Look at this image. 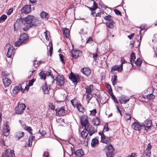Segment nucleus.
Listing matches in <instances>:
<instances>
[{
	"instance_id": "f257e3e1",
	"label": "nucleus",
	"mask_w": 157,
	"mask_h": 157,
	"mask_svg": "<svg viewBox=\"0 0 157 157\" xmlns=\"http://www.w3.org/2000/svg\"><path fill=\"white\" fill-rule=\"evenodd\" d=\"M21 21L24 26L23 29L24 31H27L29 29L33 27L38 26L41 23V21L35 18L34 16L29 15L22 19H18L14 24V30L15 31L18 30L20 26L19 23Z\"/></svg>"
},
{
	"instance_id": "f03ea898",
	"label": "nucleus",
	"mask_w": 157,
	"mask_h": 157,
	"mask_svg": "<svg viewBox=\"0 0 157 157\" xmlns=\"http://www.w3.org/2000/svg\"><path fill=\"white\" fill-rule=\"evenodd\" d=\"M80 121L82 125L89 132V136H92L95 132L94 129L93 127L90 124L87 117L82 116L81 118Z\"/></svg>"
},
{
	"instance_id": "7ed1b4c3",
	"label": "nucleus",
	"mask_w": 157,
	"mask_h": 157,
	"mask_svg": "<svg viewBox=\"0 0 157 157\" xmlns=\"http://www.w3.org/2000/svg\"><path fill=\"white\" fill-rule=\"evenodd\" d=\"M28 40V37L26 34H21L20 36L19 40L15 42V45L16 47H18L22 44L26 43Z\"/></svg>"
},
{
	"instance_id": "20e7f679",
	"label": "nucleus",
	"mask_w": 157,
	"mask_h": 157,
	"mask_svg": "<svg viewBox=\"0 0 157 157\" xmlns=\"http://www.w3.org/2000/svg\"><path fill=\"white\" fill-rule=\"evenodd\" d=\"M123 59L125 61L124 58H121V63L120 65H115L113 66L111 68V72L113 71H116L119 72H121L123 69V64L124 63L123 62Z\"/></svg>"
},
{
	"instance_id": "39448f33",
	"label": "nucleus",
	"mask_w": 157,
	"mask_h": 157,
	"mask_svg": "<svg viewBox=\"0 0 157 157\" xmlns=\"http://www.w3.org/2000/svg\"><path fill=\"white\" fill-rule=\"evenodd\" d=\"M26 107L25 105L24 104H18L17 106L15 108V112L17 114H21L23 113L24 110Z\"/></svg>"
},
{
	"instance_id": "423d86ee",
	"label": "nucleus",
	"mask_w": 157,
	"mask_h": 157,
	"mask_svg": "<svg viewBox=\"0 0 157 157\" xmlns=\"http://www.w3.org/2000/svg\"><path fill=\"white\" fill-rule=\"evenodd\" d=\"M64 78L62 75H58L56 78V84L59 86H62L64 83Z\"/></svg>"
},
{
	"instance_id": "0eeeda50",
	"label": "nucleus",
	"mask_w": 157,
	"mask_h": 157,
	"mask_svg": "<svg viewBox=\"0 0 157 157\" xmlns=\"http://www.w3.org/2000/svg\"><path fill=\"white\" fill-rule=\"evenodd\" d=\"M14 156L13 151L9 148L3 153L2 155V157H14Z\"/></svg>"
},
{
	"instance_id": "6e6552de",
	"label": "nucleus",
	"mask_w": 157,
	"mask_h": 157,
	"mask_svg": "<svg viewBox=\"0 0 157 157\" xmlns=\"http://www.w3.org/2000/svg\"><path fill=\"white\" fill-rule=\"evenodd\" d=\"M143 127L145 130L148 131L150 130L153 127L151 121L147 120H146L144 123Z\"/></svg>"
},
{
	"instance_id": "1a4fd4ad",
	"label": "nucleus",
	"mask_w": 157,
	"mask_h": 157,
	"mask_svg": "<svg viewBox=\"0 0 157 157\" xmlns=\"http://www.w3.org/2000/svg\"><path fill=\"white\" fill-rule=\"evenodd\" d=\"M106 147L107 150V151L106 153V155H114V149L112 144H108L106 146Z\"/></svg>"
},
{
	"instance_id": "9d476101",
	"label": "nucleus",
	"mask_w": 157,
	"mask_h": 157,
	"mask_svg": "<svg viewBox=\"0 0 157 157\" xmlns=\"http://www.w3.org/2000/svg\"><path fill=\"white\" fill-rule=\"evenodd\" d=\"M152 146L150 143L148 144L146 149L144 151L143 157H150L151 154V150Z\"/></svg>"
},
{
	"instance_id": "9b49d317",
	"label": "nucleus",
	"mask_w": 157,
	"mask_h": 157,
	"mask_svg": "<svg viewBox=\"0 0 157 157\" xmlns=\"http://www.w3.org/2000/svg\"><path fill=\"white\" fill-rule=\"evenodd\" d=\"M10 128L8 123L6 122L3 128V135L6 136H8L10 134Z\"/></svg>"
},
{
	"instance_id": "f8f14e48",
	"label": "nucleus",
	"mask_w": 157,
	"mask_h": 157,
	"mask_svg": "<svg viewBox=\"0 0 157 157\" xmlns=\"http://www.w3.org/2000/svg\"><path fill=\"white\" fill-rule=\"evenodd\" d=\"M56 114H57L59 116H63L65 115L67 113L65 110V108L63 107L61 108H58L56 109Z\"/></svg>"
},
{
	"instance_id": "ddd939ff",
	"label": "nucleus",
	"mask_w": 157,
	"mask_h": 157,
	"mask_svg": "<svg viewBox=\"0 0 157 157\" xmlns=\"http://www.w3.org/2000/svg\"><path fill=\"white\" fill-rule=\"evenodd\" d=\"M15 53V50L13 47H10L8 48L7 56L8 58L12 59Z\"/></svg>"
},
{
	"instance_id": "4468645a",
	"label": "nucleus",
	"mask_w": 157,
	"mask_h": 157,
	"mask_svg": "<svg viewBox=\"0 0 157 157\" xmlns=\"http://www.w3.org/2000/svg\"><path fill=\"white\" fill-rule=\"evenodd\" d=\"M78 78V75H75L71 72L70 75L69 76V78L72 81L74 85L77 84Z\"/></svg>"
},
{
	"instance_id": "2eb2a0df",
	"label": "nucleus",
	"mask_w": 157,
	"mask_h": 157,
	"mask_svg": "<svg viewBox=\"0 0 157 157\" xmlns=\"http://www.w3.org/2000/svg\"><path fill=\"white\" fill-rule=\"evenodd\" d=\"M71 56L73 58L76 59L79 56L80 54H81V52L79 50L73 49L71 51Z\"/></svg>"
},
{
	"instance_id": "dca6fc26",
	"label": "nucleus",
	"mask_w": 157,
	"mask_h": 157,
	"mask_svg": "<svg viewBox=\"0 0 157 157\" xmlns=\"http://www.w3.org/2000/svg\"><path fill=\"white\" fill-rule=\"evenodd\" d=\"M132 127L136 130L139 131L142 129L143 126L139 123L135 122L132 125Z\"/></svg>"
},
{
	"instance_id": "f3484780",
	"label": "nucleus",
	"mask_w": 157,
	"mask_h": 157,
	"mask_svg": "<svg viewBox=\"0 0 157 157\" xmlns=\"http://www.w3.org/2000/svg\"><path fill=\"white\" fill-rule=\"evenodd\" d=\"M24 90L22 88V86L21 85L15 86L13 90V93L14 94H17L20 91H21L23 93Z\"/></svg>"
},
{
	"instance_id": "a211bd4d",
	"label": "nucleus",
	"mask_w": 157,
	"mask_h": 157,
	"mask_svg": "<svg viewBox=\"0 0 157 157\" xmlns=\"http://www.w3.org/2000/svg\"><path fill=\"white\" fill-rule=\"evenodd\" d=\"M31 10V6L30 5H26L23 7L21 10L22 13L27 14L30 12Z\"/></svg>"
},
{
	"instance_id": "6ab92c4d",
	"label": "nucleus",
	"mask_w": 157,
	"mask_h": 157,
	"mask_svg": "<svg viewBox=\"0 0 157 157\" xmlns=\"http://www.w3.org/2000/svg\"><path fill=\"white\" fill-rule=\"evenodd\" d=\"M111 141V137H106L104 135L101 136V142L107 144Z\"/></svg>"
},
{
	"instance_id": "aec40b11",
	"label": "nucleus",
	"mask_w": 157,
	"mask_h": 157,
	"mask_svg": "<svg viewBox=\"0 0 157 157\" xmlns=\"http://www.w3.org/2000/svg\"><path fill=\"white\" fill-rule=\"evenodd\" d=\"M19 121L21 124L22 127L24 129L28 131L31 135H32L33 133L32 132V129L29 126L26 125L25 124H22V121L21 120H19Z\"/></svg>"
},
{
	"instance_id": "412c9836",
	"label": "nucleus",
	"mask_w": 157,
	"mask_h": 157,
	"mask_svg": "<svg viewBox=\"0 0 157 157\" xmlns=\"http://www.w3.org/2000/svg\"><path fill=\"white\" fill-rule=\"evenodd\" d=\"M81 71L86 76H88L90 74L91 71L90 69L87 67L84 68L82 69Z\"/></svg>"
},
{
	"instance_id": "4be33fe9",
	"label": "nucleus",
	"mask_w": 157,
	"mask_h": 157,
	"mask_svg": "<svg viewBox=\"0 0 157 157\" xmlns=\"http://www.w3.org/2000/svg\"><path fill=\"white\" fill-rule=\"evenodd\" d=\"M3 82L5 86H8L11 83L10 80L9 79L6 77H5L3 78Z\"/></svg>"
},
{
	"instance_id": "5701e85b",
	"label": "nucleus",
	"mask_w": 157,
	"mask_h": 157,
	"mask_svg": "<svg viewBox=\"0 0 157 157\" xmlns=\"http://www.w3.org/2000/svg\"><path fill=\"white\" fill-rule=\"evenodd\" d=\"M76 157H82L84 155L83 151L82 149L77 150L75 153Z\"/></svg>"
},
{
	"instance_id": "b1692460",
	"label": "nucleus",
	"mask_w": 157,
	"mask_h": 157,
	"mask_svg": "<svg viewBox=\"0 0 157 157\" xmlns=\"http://www.w3.org/2000/svg\"><path fill=\"white\" fill-rule=\"evenodd\" d=\"M85 89L86 90V93H91L93 89V86L92 85H90L86 86Z\"/></svg>"
},
{
	"instance_id": "393cba45",
	"label": "nucleus",
	"mask_w": 157,
	"mask_h": 157,
	"mask_svg": "<svg viewBox=\"0 0 157 157\" xmlns=\"http://www.w3.org/2000/svg\"><path fill=\"white\" fill-rule=\"evenodd\" d=\"M89 133V132L85 128V129L81 133L80 135L83 138H85L87 137Z\"/></svg>"
},
{
	"instance_id": "a878e982",
	"label": "nucleus",
	"mask_w": 157,
	"mask_h": 157,
	"mask_svg": "<svg viewBox=\"0 0 157 157\" xmlns=\"http://www.w3.org/2000/svg\"><path fill=\"white\" fill-rule=\"evenodd\" d=\"M129 98H126L125 97H123L119 100V101L121 104H125L128 101Z\"/></svg>"
},
{
	"instance_id": "bb28decb",
	"label": "nucleus",
	"mask_w": 157,
	"mask_h": 157,
	"mask_svg": "<svg viewBox=\"0 0 157 157\" xmlns=\"http://www.w3.org/2000/svg\"><path fill=\"white\" fill-rule=\"evenodd\" d=\"M136 59V56L135 54L132 52L130 56V63L132 65V66H133V63L134 62L135 60Z\"/></svg>"
},
{
	"instance_id": "cd10ccee",
	"label": "nucleus",
	"mask_w": 157,
	"mask_h": 157,
	"mask_svg": "<svg viewBox=\"0 0 157 157\" xmlns=\"http://www.w3.org/2000/svg\"><path fill=\"white\" fill-rule=\"evenodd\" d=\"M98 143V140L95 138H93L92 140L91 146L92 147H94Z\"/></svg>"
},
{
	"instance_id": "c85d7f7f",
	"label": "nucleus",
	"mask_w": 157,
	"mask_h": 157,
	"mask_svg": "<svg viewBox=\"0 0 157 157\" xmlns=\"http://www.w3.org/2000/svg\"><path fill=\"white\" fill-rule=\"evenodd\" d=\"M92 123L95 125H98L100 123V120L98 117H95L92 120Z\"/></svg>"
},
{
	"instance_id": "c756f323",
	"label": "nucleus",
	"mask_w": 157,
	"mask_h": 157,
	"mask_svg": "<svg viewBox=\"0 0 157 157\" xmlns=\"http://www.w3.org/2000/svg\"><path fill=\"white\" fill-rule=\"evenodd\" d=\"M24 135V133L23 132L19 131L16 133L15 136L18 139V140H19Z\"/></svg>"
},
{
	"instance_id": "7c9ffc66",
	"label": "nucleus",
	"mask_w": 157,
	"mask_h": 157,
	"mask_svg": "<svg viewBox=\"0 0 157 157\" xmlns=\"http://www.w3.org/2000/svg\"><path fill=\"white\" fill-rule=\"evenodd\" d=\"M40 17L48 19L49 18V14L44 11H42L40 13Z\"/></svg>"
},
{
	"instance_id": "2f4dec72",
	"label": "nucleus",
	"mask_w": 157,
	"mask_h": 157,
	"mask_svg": "<svg viewBox=\"0 0 157 157\" xmlns=\"http://www.w3.org/2000/svg\"><path fill=\"white\" fill-rule=\"evenodd\" d=\"M114 22L112 21L107 22L106 23V25L108 28L110 29H113L114 28Z\"/></svg>"
},
{
	"instance_id": "473e14b6",
	"label": "nucleus",
	"mask_w": 157,
	"mask_h": 157,
	"mask_svg": "<svg viewBox=\"0 0 157 157\" xmlns=\"http://www.w3.org/2000/svg\"><path fill=\"white\" fill-rule=\"evenodd\" d=\"M34 138V136H32L29 137L28 144V146L29 147H31L32 146L33 141L34 140H35Z\"/></svg>"
},
{
	"instance_id": "72a5a7b5",
	"label": "nucleus",
	"mask_w": 157,
	"mask_h": 157,
	"mask_svg": "<svg viewBox=\"0 0 157 157\" xmlns=\"http://www.w3.org/2000/svg\"><path fill=\"white\" fill-rule=\"evenodd\" d=\"M63 34L66 38H68L69 36V31L67 28H64L63 30Z\"/></svg>"
},
{
	"instance_id": "f704fd0d",
	"label": "nucleus",
	"mask_w": 157,
	"mask_h": 157,
	"mask_svg": "<svg viewBox=\"0 0 157 157\" xmlns=\"http://www.w3.org/2000/svg\"><path fill=\"white\" fill-rule=\"evenodd\" d=\"M136 65L138 67H140L141 66L142 63V60L140 58H139L136 59L135 62Z\"/></svg>"
},
{
	"instance_id": "c9c22d12",
	"label": "nucleus",
	"mask_w": 157,
	"mask_h": 157,
	"mask_svg": "<svg viewBox=\"0 0 157 157\" xmlns=\"http://www.w3.org/2000/svg\"><path fill=\"white\" fill-rule=\"evenodd\" d=\"M93 95L91 93L87 94L86 96V100L88 104L89 103Z\"/></svg>"
},
{
	"instance_id": "e433bc0d",
	"label": "nucleus",
	"mask_w": 157,
	"mask_h": 157,
	"mask_svg": "<svg viewBox=\"0 0 157 157\" xmlns=\"http://www.w3.org/2000/svg\"><path fill=\"white\" fill-rule=\"evenodd\" d=\"M155 96L152 94H150L147 96V98L149 100H152L154 99Z\"/></svg>"
},
{
	"instance_id": "4c0bfd02",
	"label": "nucleus",
	"mask_w": 157,
	"mask_h": 157,
	"mask_svg": "<svg viewBox=\"0 0 157 157\" xmlns=\"http://www.w3.org/2000/svg\"><path fill=\"white\" fill-rule=\"evenodd\" d=\"M77 108L80 112H83L84 111V108L80 104H77Z\"/></svg>"
},
{
	"instance_id": "58836bf2",
	"label": "nucleus",
	"mask_w": 157,
	"mask_h": 157,
	"mask_svg": "<svg viewBox=\"0 0 157 157\" xmlns=\"http://www.w3.org/2000/svg\"><path fill=\"white\" fill-rule=\"evenodd\" d=\"M7 16L5 14L2 15L0 17V23L4 22L7 18Z\"/></svg>"
},
{
	"instance_id": "ea45409f",
	"label": "nucleus",
	"mask_w": 157,
	"mask_h": 157,
	"mask_svg": "<svg viewBox=\"0 0 157 157\" xmlns=\"http://www.w3.org/2000/svg\"><path fill=\"white\" fill-rule=\"evenodd\" d=\"M42 88L45 94L48 93L49 91L48 89V87L46 84H44L42 86Z\"/></svg>"
},
{
	"instance_id": "a19ab883",
	"label": "nucleus",
	"mask_w": 157,
	"mask_h": 157,
	"mask_svg": "<svg viewBox=\"0 0 157 157\" xmlns=\"http://www.w3.org/2000/svg\"><path fill=\"white\" fill-rule=\"evenodd\" d=\"M104 18L105 20H107L109 21H112V19L113 17L110 15H108L105 16V17H104Z\"/></svg>"
},
{
	"instance_id": "79ce46f5",
	"label": "nucleus",
	"mask_w": 157,
	"mask_h": 157,
	"mask_svg": "<svg viewBox=\"0 0 157 157\" xmlns=\"http://www.w3.org/2000/svg\"><path fill=\"white\" fill-rule=\"evenodd\" d=\"M98 49H97L96 50V52H94L93 53V58L94 59V61L95 62H97V58L98 56V55L97 54V52H98Z\"/></svg>"
},
{
	"instance_id": "37998d69",
	"label": "nucleus",
	"mask_w": 157,
	"mask_h": 157,
	"mask_svg": "<svg viewBox=\"0 0 157 157\" xmlns=\"http://www.w3.org/2000/svg\"><path fill=\"white\" fill-rule=\"evenodd\" d=\"M40 76V78L41 79H43L45 80L46 78V75L45 73H42V71L39 74Z\"/></svg>"
},
{
	"instance_id": "c03bdc74",
	"label": "nucleus",
	"mask_w": 157,
	"mask_h": 157,
	"mask_svg": "<svg viewBox=\"0 0 157 157\" xmlns=\"http://www.w3.org/2000/svg\"><path fill=\"white\" fill-rule=\"evenodd\" d=\"M117 76L116 75H114L113 78H112V84L113 85H114L116 84L117 83Z\"/></svg>"
},
{
	"instance_id": "a18cd8bd",
	"label": "nucleus",
	"mask_w": 157,
	"mask_h": 157,
	"mask_svg": "<svg viewBox=\"0 0 157 157\" xmlns=\"http://www.w3.org/2000/svg\"><path fill=\"white\" fill-rule=\"evenodd\" d=\"M45 75L46 76H50L52 77H53V75L51 73V71L50 69H49L45 73Z\"/></svg>"
},
{
	"instance_id": "49530a36",
	"label": "nucleus",
	"mask_w": 157,
	"mask_h": 157,
	"mask_svg": "<svg viewBox=\"0 0 157 157\" xmlns=\"http://www.w3.org/2000/svg\"><path fill=\"white\" fill-rule=\"evenodd\" d=\"M59 58H60V59L61 61V62L63 64H65V62L64 61V59H63V57H64L61 54H59Z\"/></svg>"
},
{
	"instance_id": "de8ad7c7",
	"label": "nucleus",
	"mask_w": 157,
	"mask_h": 157,
	"mask_svg": "<svg viewBox=\"0 0 157 157\" xmlns=\"http://www.w3.org/2000/svg\"><path fill=\"white\" fill-rule=\"evenodd\" d=\"M49 44H51V46L50 47L49 52L50 53V56H51L52 54V51H53V47H52V42H50Z\"/></svg>"
},
{
	"instance_id": "09e8293b",
	"label": "nucleus",
	"mask_w": 157,
	"mask_h": 157,
	"mask_svg": "<svg viewBox=\"0 0 157 157\" xmlns=\"http://www.w3.org/2000/svg\"><path fill=\"white\" fill-rule=\"evenodd\" d=\"M40 63V61H39V62L38 63L37 61L36 60H35L33 61V65L35 66V67H37L39 65Z\"/></svg>"
},
{
	"instance_id": "8fccbe9b",
	"label": "nucleus",
	"mask_w": 157,
	"mask_h": 157,
	"mask_svg": "<svg viewBox=\"0 0 157 157\" xmlns=\"http://www.w3.org/2000/svg\"><path fill=\"white\" fill-rule=\"evenodd\" d=\"M48 107L50 109L52 110H54L55 108V106L52 103H50L49 104Z\"/></svg>"
},
{
	"instance_id": "3c124183",
	"label": "nucleus",
	"mask_w": 157,
	"mask_h": 157,
	"mask_svg": "<svg viewBox=\"0 0 157 157\" xmlns=\"http://www.w3.org/2000/svg\"><path fill=\"white\" fill-rule=\"evenodd\" d=\"M131 116L130 114L126 113L124 116V118L126 120H131Z\"/></svg>"
},
{
	"instance_id": "603ef678",
	"label": "nucleus",
	"mask_w": 157,
	"mask_h": 157,
	"mask_svg": "<svg viewBox=\"0 0 157 157\" xmlns=\"http://www.w3.org/2000/svg\"><path fill=\"white\" fill-rule=\"evenodd\" d=\"M90 112V115H92L93 116L95 115V114L97 112L96 110L95 109H94L92 110H91Z\"/></svg>"
},
{
	"instance_id": "864d4df0",
	"label": "nucleus",
	"mask_w": 157,
	"mask_h": 157,
	"mask_svg": "<svg viewBox=\"0 0 157 157\" xmlns=\"http://www.w3.org/2000/svg\"><path fill=\"white\" fill-rule=\"evenodd\" d=\"M111 96L113 100V101H114V102L115 103L118 104L119 103H118V102L117 99L116 98V97L113 94H112L111 95Z\"/></svg>"
},
{
	"instance_id": "5fc2aeb1",
	"label": "nucleus",
	"mask_w": 157,
	"mask_h": 157,
	"mask_svg": "<svg viewBox=\"0 0 157 157\" xmlns=\"http://www.w3.org/2000/svg\"><path fill=\"white\" fill-rule=\"evenodd\" d=\"M35 79H33L29 81L28 83V85L29 86H30L33 85V82H35Z\"/></svg>"
},
{
	"instance_id": "6e6d98bb",
	"label": "nucleus",
	"mask_w": 157,
	"mask_h": 157,
	"mask_svg": "<svg viewBox=\"0 0 157 157\" xmlns=\"http://www.w3.org/2000/svg\"><path fill=\"white\" fill-rule=\"evenodd\" d=\"M109 130L108 125L107 124H105L103 129V132H105L108 131Z\"/></svg>"
},
{
	"instance_id": "4d7b16f0",
	"label": "nucleus",
	"mask_w": 157,
	"mask_h": 157,
	"mask_svg": "<svg viewBox=\"0 0 157 157\" xmlns=\"http://www.w3.org/2000/svg\"><path fill=\"white\" fill-rule=\"evenodd\" d=\"M106 86L108 90H109V91H112V88L111 87L110 85L109 84L106 83Z\"/></svg>"
},
{
	"instance_id": "13d9d810",
	"label": "nucleus",
	"mask_w": 157,
	"mask_h": 157,
	"mask_svg": "<svg viewBox=\"0 0 157 157\" xmlns=\"http://www.w3.org/2000/svg\"><path fill=\"white\" fill-rule=\"evenodd\" d=\"M114 11L115 13L116 14L118 15H121V12L119 10L115 9L114 10Z\"/></svg>"
},
{
	"instance_id": "bf43d9fd",
	"label": "nucleus",
	"mask_w": 157,
	"mask_h": 157,
	"mask_svg": "<svg viewBox=\"0 0 157 157\" xmlns=\"http://www.w3.org/2000/svg\"><path fill=\"white\" fill-rule=\"evenodd\" d=\"M43 157H49L48 152L47 151L44 152L43 153Z\"/></svg>"
},
{
	"instance_id": "052dcab7",
	"label": "nucleus",
	"mask_w": 157,
	"mask_h": 157,
	"mask_svg": "<svg viewBox=\"0 0 157 157\" xmlns=\"http://www.w3.org/2000/svg\"><path fill=\"white\" fill-rule=\"evenodd\" d=\"M93 3L94 4L93 7L94 8V10H95L98 8V5L97 4L95 3V2L94 1Z\"/></svg>"
},
{
	"instance_id": "680f3d73",
	"label": "nucleus",
	"mask_w": 157,
	"mask_h": 157,
	"mask_svg": "<svg viewBox=\"0 0 157 157\" xmlns=\"http://www.w3.org/2000/svg\"><path fill=\"white\" fill-rule=\"evenodd\" d=\"M13 11V9L12 8H10V9L8 12H7V15H10Z\"/></svg>"
},
{
	"instance_id": "e2e57ef3",
	"label": "nucleus",
	"mask_w": 157,
	"mask_h": 157,
	"mask_svg": "<svg viewBox=\"0 0 157 157\" xmlns=\"http://www.w3.org/2000/svg\"><path fill=\"white\" fill-rule=\"evenodd\" d=\"M93 41V39L91 37H89L87 40L86 42L88 43H90Z\"/></svg>"
},
{
	"instance_id": "0e129e2a",
	"label": "nucleus",
	"mask_w": 157,
	"mask_h": 157,
	"mask_svg": "<svg viewBox=\"0 0 157 157\" xmlns=\"http://www.w3.org/2000/svg\"><path fill=\"white\" fill-rule=\"evenodd\" d=\"M136 155L135 153H132L131 155H128L127 156V157H136Z\"/></svg>"
},
{
	"instance_id": "69168bd1",
	"label": "nucleus",
	"mask_w": 157,
	"mask_h": 157,
	"mask_svg": "<svg viewBox=\"0 0 157 157\" xmlns=\"http://www.w3.org/2000/svg\"><path fill=\"white\" fill-rule=\"evenodd\" d=\"M135 34L134 33H132L131 35H129L128 36V38H129V39H131L134 36Z\"/></svg>"
},
{
	"instance_id": "338daca9",
	"label": "nucleus",
	"mask_w": 157,
	"mask_h": 157,
	"mask_svg": "<svg viewBox=\"0 0 157 157\" xmlns=\"http://www.w3.org/2000/svg\"><path fill=\"white\" fill-rule=\"evenodd\" d=\"M134 44V41L133 40H132L130 42V45H131V48H132L133 47V45Z\"/></svg>"
},
{
	"instance_id": "774afa93",
	"label": "nucleus",
	"mask_w": 157,
	"mask_h": 157,
	"mask_svg": "<svg viewBox=\"0 0 157 157\" xmlns=\"http://www.w3.org/2000/svg\"><path fill=\"white\" fill-rule=\"evenodd\" d=\"M99 6L100 7H101L102 8L105 7V5L102 4L100 3H99Z\"/></svg>"
}]
</instances>
